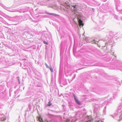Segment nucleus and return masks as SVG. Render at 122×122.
Returning <instances> with one entry per match:
<instances>
[{
  "mask_svg": "<svg viewBox=\"0 0 122 122\" xmlns=\"http://www.w3.org/2000/svg\"><path fill=\"white\" fill-rule=\"evenodd\" d=\"M5 119H6V118L5 117L4 118H3V119H2V118H1V120L2 121H4L5 120Z\"/></svg>",
  "mask_w": 122,
  "mask_h": 122,
  "instance_id": "obj_8",
  "label": "nucleus"
},
{
  "mask_svg": "<svg viewBox=\"0 0 122 122\" xmlns=\"http://www.w3.org/2000/svg\"><path fill=\"white\" fill-rule=\"evenodd\" d=\"M78 22L80 25H84V24L82 23V21L81 20H79Z\"/></svg>",
  "mask_w": 122,
  "mask_h": 122,
  "instance_id": "obj_4",
  "label": "nucleus"
},
{
  "mask_svg": "<svg viewBox=\"0 0 122 122\" xmlns=\"http://www.w3.org/2000/svg\"><path fill=\"white\" fill-rule=\"evenodd\" d=\"M43 42L45 44H48V43L47 42L45 41H44Z\"/></svg>",
  "mask_w": 122,
  "mask_h": 122,
  "instance_id": "obj_10",
  "label": "nucleus"
},
{
  "mask_svg": "<svg viewBox=\"0 0 122 122\" xmlns=\"http://www.w3.org/2000/svg\"><path fill=\"white\" fill-rule=\"evenodd\" d=\"M52 104L51 103V102L50 101H49L48 102V104L47 105V106L49 107H50L51 106Z\"/></svg>",
  "mask_w": 122,
  "mask_h": 122,
  "instance_id": "obj_7",
  "label": "nucleus"
},
{
  "mask_svg": "<svg viewBox=\"0 0 122 122\" xmlns=\"http://www.w3.org/2000/svg\"><path fill=\"white\" fill-rule=\"evenodd\" d=\"M39 121L41 122H48L47 120H45L44 121H43L42 118L40 116H39L38 118Z\"/></svg>",
  "mask_w": 122,
  "mask_h": 122,
  "instance_id": "obj_2",
  "label": "nucleus"
},
{
  "mask_svg": "<svg viewBox=\"0 0 122 122\" xmlns=\"http://www.w3.org/2000/svg\"><path fill=\"white\" fill-rule=\"evenodd\" d=\"M91 121H86V122H90Z\"/></svg>",
  "mask_w": 122,
  "mask_h": 122,
  "instance_id": "obj_14",
  "label": "nucleus"
},
{
  "mask_svg": "<svg viewBox=\"0 0 122 122\" xmlns=\"http://www.w3.org/2000/svg\"><path fill=\"white\" fill-rule=\"evenodd\" d=\"M99 41V39L97 38H95L94 40V41H95L94 43H98Z\"/></svg>",
  "mask_w": 122,
  "mask_h": 122,
  "instance_id": "obj_6",
  "label": "nucleus"
},
{
  "mask_svg": "<svg viewBox=\"0 0 122 122\" xmlns=\"http://www.w3.org/2000/svg\"><path fill=\"white\" fill-rule=\"evenodd\" d=\"M97 45L99 47H104L106 45V42L104 41L101 40L98 41Z\"/></svg>",
  "mask_w": 122,
  "mask_h": 122,
  "instance_id": "obj_1",
  "label": "nucleus"
},
{
  "mask_svg": "<svg viewBox=\"0 0 122 122\" xmlns=\"http://www.w3.org/2000/svg\"><path fill=\"white\" fill-rule=\"evenodd\" d=\"M46 14H49V15H52L55 16H59V15H56V14H53V13H47V12H46Z\"/></svg>",
  "mask_w": 122,
  "mask_h": 122,
  "instance_id": "obj_5",
  "label": "nucleus"
},
{
  "mask_svg": "<svg viewBox=\"0 0 122 122\" xmlns=\"http://www.w3.org/2000/svg\"><path fill=\"white\" fill-rule=\"evenodd\" d=\"M75 100L76 102V103L78 105H81V103L75 97H74Z\"/></svg>",
  "mask_w": 122,
  "mask_h": 122,
  "instance_id": "obj_3",
  "label": "nucleus"
},
{
  "mask_svg": "<svg viewBox=\"0 0 122 122\" xmlns=\"http://www.w3.org/2000/svg\"><path fill=\"white\" fill-rule=\"evenodd\" d=\"M50 71H51L52 72H53V69L52 68H50Z\"/></svg>",
  "mask_w": 122,
  "mask_h": 122,
  "instance_id": "obj_9",
  "label": "nucleus"
},
{
  "mask_svg": "<svg viewBox=\"0 0 122 122\" xmlns=\"http://www.w3.org/2000/svg\"><path fill=\"white\" fill-rule=\"evenodd\" d=\"M76 5H75L74 6L72 5V7H73L74 8H75L76 7Z\"/></svg>",
  "mask_w": 122,
  "mask_h": 122,
  "instance_id": "obj_12",
  "label": "nucleus"
},
{
  "mask_svg": "<svg viewBox=\"0 0 122 122\" xmlns=\"http://www.w3.org/2000/svg\"><path fill=\"white\" fill-rule=\"evenodd\" d=\"M46 67H47V68H49V67L48 66V65H47V64H46Z\"/></svg>",
  "mask_w": 122,
  "mask_h": 122,
  "instance_id": "obj_13",
  "label": "nucleus"
},
{
  "mask_svg": "<svg viewBox=\"0 0 122 122\" xmlns=\"http://www.w3.org/2000/svg\"><path fill=\"white\" fill-rule=\"evenodd\" d=\"M69 119H67L66 120V122H69Z\"/></svg>",
  "mask_w": 122,
  "mask_h": 122,
  "instance_id": "obj_11",
  "label": "nucleus"
}]
</instances>
